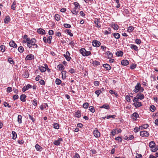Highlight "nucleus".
Here are the masks:
<instances>
[{"label":"nucleus","instance_id":"f257e3e1","mask_svg":"<svg viewBox=\"0 0 158 158\" xmlns=\"http://www.w3.org/2000/svg\"><path fill=\"white\" fill-rule=\"evenodd\" d=\"M144 90L143 88L141 87V84L140 83H138L135 85V88L134 90V91L135 93H137L139 91L141 92H143Z\"/></svg>","mask_w":158,"mask_h":158},{"label":"nucleus","instance_id":"f03ea898","mask_svg":"<svg viewBox=\"0 0 158 158\" xmlns=\"http://www.w3.org/2000/svg\"><path fill=\"white\" fill-rule=\"evenodd\" d=\"M149 146L150 148H152V152H155L158 150V147L157 146H155V143L153 141H152L149 143Z\"/></svg>","mask_w":158,"mask_h":158},{"label":"nucleus","instance_id":"7ed1b4c3","mask_svg":"<svg viewBox=\"0 0 158 158\" xmlns=\"http://www.w3.org/2000/svg\"><path fill=\"white\" fill-rule=\"evenodd\" d=\"M80 52L84 56H86L90 54L89 51H87L84 48H81L80 50Z\"/></svg>","mask_w":158,"mask_h":158},{"label":"nucleus","instance_id":"20e7f679","mask_svg":"<svg viewBox=\"0 0 158 158\" xmlns=\"http://www.w3.org/2000/svg\"><path fill=\"white\" fill-rule=\"evenodd\" d=\"M140 134V136L143 137H147L149 135V133L146 131H141Z\"/></svg>","mask_w":158,"mask_h":158},{"label":"nucleus","instance_id":"39448f33","mask_svg":"<svg viewBox=\"0 0 158 158\" xmlns=\"http://www.w3.org/2000/svg\"><path fill=\"white\" fill-rule=\"evenodd\" d=\"M94 135L96 137L98 138L100 137V133L97 129H95V130L94 131Z\"/></svg>","mask_w":158,"mask_h":158},{"label":"nucleus","instance_id":"423d86ee","mask_svg":"<svg viewBox=\"0 0 158 158\" xmlns=\"http://www.w3.org/2000/svg\"><path fill=\"white\" fill-rule=\"evenodd\" d=\"M70 53L68 51H67L66 52L65 54H64V56L65 57L67 60L68 61L70 60L71 58L69 56Z\"/></svg>","mask_w":158,"mask_h":158},{"label":"nucleus","instance_id":"0eeeda50","mask_svg":"<svg viewBox=\"0 0 158 158\" xmlns=\"http://www.w3.org/2000/svg\"><path fill=\"white\" fill-rule=\"evenodd\" d=\"M139 117V114L136 112L134 113L131 115L132 118L135 121L137 120V118Z\"/></svg>","mask_w":158,"mask_h":158},{"label":"nucleus","instance_id":"6e6552de","mask_svg":"<svg viewBox=\"0 0 158 158\" xmlns=\"http://www.w3.org/2000/svg\"><path fill=\"white\" fill-rule=\"evenodd\" d=\"M100 44V42L96 40H94L93 42V45L94 47H98Z\"/></svg>","mask_w":158,"mask_h":158},{"label":"nucleus","instance_id":"1a4fd4ad","mask_svg":"<svg viewBox=\"0 0 158 158\" xmlns=\"http://www.w3.org/2000/svg\"><path fill=\"white\" fill-rule=\"evenodd\" d=\"M34 56L32 54H30L27 55L26 58L25 60H31L34 59Z\"/></svg>","mask_w":158,"mask_h":158},{"label":"nucleus","instance_id":"9d476101","mask_svg":"<svg viewBox=\"0 0 158 158\" xmlns=\"http://www.w3.org/2000/svg\"><path fill=\"white\" fill-rule=\"evenodd\" d=\"M10 46L13 48H16L17 47V44L14 42V41H11L9 43Z\"/></svg>","mask_w":158,"mask_h":158},{"label":"nucleus","instance_id":"9b49d317","mask_svg":"<svg viewBox=\"0 0 158 158\" xmlns=\"http://www.w3.org/2000/svg\"><path fill=\"white\" fill-rule=\"evenodd\" d=\"M62 141V139L61 138H59L58 140H55L53 142V143L56 145H59L60 143V142Z\"/></svg>","mask_w":158,"mask_h":158},{"label":"nucleus","instance_id":"f8f14e48","mask_svg":"<svg viewBox=\"0 0 158 158\" xmlns=\"http://www.w3.org/2000/svg\"><path fill=\"white\" fill-rule=\"evenodd\" d=\"M36 41V40L35 39H32L31 40V41L30 42V46L31 47L28 46L29 48H31V47L32 45H34V44Z\"/></svg>","mask_w":158,"mask_h":158},{"label":"nucleus","instance_id":"ddd939ff","mask_svg":"<svg viewBox=\"0 0 158 158\" xmlns=\"http://www.w3.org/2000/svg\"><path fill=\"white\" fill-rule=\"evenodd\" d=\"M37 32L41 34H44L45 33V31L42 28H39L37 30Z\"/></svg>","mask_w":158,"mask_h":158},{"label":"nucleus","instance_id":"4468645a","mask_svg":"<svg viewBox=\"0 0 158 158\" xmlns=\"http://www.w3.org/2000/svg\"><path fill=\"white\" fill-rule=\"evenodd\" d=\"M121 64L123 65L126 66L129 63V61L127 60H124L121 61Z\"/></svg>","mask_w":158,"mask_h":158},{"label":"nucleus","instance_id":"2eb2a0df","mask_svg":"<svg viewBox=\"0 0 158 158\" xmlns=\"http://www.w3.org/2000/svg\"><path fill=\"white\" fill-rule=\"evenodd\" d=\"M103 66L108 70H109L111 69V67L107 64H104L103 65Z\"/></svg>","mask_w":158,"mask_h":158},{"label":"nucleus","instance_id":"dca6fc26","mask_svg":"<svg viewBox=\"0 0 158 158\" xmlns=\"http://www.w3.org/2000/svg\"><path fill=\"white\" fill-rule=\"evenodd\" d=\"M136 96L139 99H140V100H142L144 98V95L143 94H137Z\"/></svg>","mask_w":158,"mask_h":158},{"label":"nucleus","instance_id":"f3484780","mask_svg":"<svg viewBox=\"0 0 158 158\" xmlns=\"http://www.w3.org/2000/svg\"><path fill=\"white\" fill-rule=\"evenodd\" d=\"M23 77L25 78H27L29 76L28 71L27 70H26L24 73L23 74Z\"/></svg>","mask_w":158,"mask_h":158},{"label":"nucleus","instance_id":"a211bd4d","mask_svg":"<svg viewBox=\"0 0 158 158\" xmlns=\"http://www.w3.org/2000/svg\"><path fill=\"white\" fill-rule=\"evenodd\" d=\"M134 105L135 106V107L137 108L142 106V104L140 102H138L136 103H134Z\"/></svg>","mask_w":158,"mask_h":158},{"label":"nucleus","instance_id":"6ab92c4d","mask_svg":"<svg viewBox=\"0 0 158 158\" xmlns=\"http://www.w3.org/2000/svg\"><path fill=\"white\" fill-rule=\"evenodd\" d=\"M100 22V20L98 19H96L94 21V23L95 24H96V27H98L99 28L101 27V25L98 23Z\"/></svg>","mask_w":158,"mask_h":158},{"label":"nucleus","instance_id":"aec40b11","mask_svg":"<svg viewBox=\"0 0 158 158\" xmlns=\"http://www.w3.org/2000/svg\"><path fill=\"white\" fill-rule=\"evenodd\" d=\"M130 48L131 49H134L135 51H137L138 50V47L135 45L134 44H131Z\"/></svg>","mask_w":158,"mask_h":158},{"label":"nucleus","instance_id":"412c9836","mask_svg":"<svg viewBox=\"0 0 158 158\" xmlns=\"http://www.w3.org/2000/svg\"><path fill=\"white\" fill-rule=\"evenodd\" d=\"M10 20V18L9 16H7L5 17L4 19V23H7Z\"/></svg>","mask_w":158,"mask_h":158},{"label":"nucleus","instance_id":"4be33fe9","mask_svg":"<svg viewBox=\"0 0 158 158\" xmlns=\"http://www.w3.org/2000/svg\"><path fill=\"white\" fill-rule=\"evenodd\" d=\"M90 62L91 63H92V64H93L94 65H99L100 64L99 62L97 61L96 60L94 61L93 60H92Z\"/></svg>","mask_w":158,"mask_h":158},{"label":"nucleus","instance_id":"5701e85b","mask_svg":"<svg viewBox=\"0 0 158 158\" xmlns=\"http://www.w3.org/2000/svg\"><path fill=\"white\" fill-rule=\"evenodd\" d=\"M101 108H104L108 110L110 108L109 106L107 104H104L102 106H100Z\"/></svg>","mask_w":158,"mask_h":158},{"label":"nucleus","instance_id":"b1692460","mask_svg":"<svg viewBox=\"0 0 158 158\" xmlns=\"http://www.w3.org/2000/svg\"><path fill=\"white\" fill-rule=\"evenodd\" d=\"M108 56V58L111 59L113 57V54L110 51H107L106 52Z\"/></svg>","mask_w":158,"mask_h":158},{"label":"nucleus","instance_id":"393cba45","mask_svg":"<svg viewBox=\"0 0 158 158\" xmlns=\"http://www.w3.org/2000/svg\"><path fill=\"white\" fill-rule=\"evenodd\" d=\"M123 52L122 51H120L117 52L116 53V55L118 56H121L123 55Z\"/></svg>","mask_w":158,"mask_h":158},{"label":"nucleus","instance_id":"a878e982","mask_svg":"<svg viewBox=\"0 0 158 158\" xmlns=\"http://www.w3.org/2000/svg\"><path fill=\"white\" fill-rule=\"evenodd\" d=\"M26 96L25 94H22L21 95L20 98L22 102H25L26 100Z\"/></svg>","mask_w":158,"mask_h":158},{"label":"nucleus","instance_id":"bb28decb","mask_svg":"<svg viewBox=\"0 0 158 158\" xmlns=\"http://www.w3.org/2000/svg\"><path fill=\"white\" fill-rule=\"evenodd\" d=\"M81 112L80 111H78L75 113V115L77 118H80L81 116Z\"/></svg>","mask_w":158,"mask_h":158},{"label":"nucleus","instance_id":"cd10ccee","mask_svg":"<svg viewBox=\"0 0 158 158\" xmlns=\"http://www.w3.org/2000/svg\"><path fill=\"white\" fill-rule=\"evenodd\" d=\"M57 68H58L60 70H62L64 69V66L61 64L58 65Z\"/></svg>","mask_w":158,"mask_h":158},{"label":"nucleus","instance_id":"c85d7f7f","mask_svg":"<svg viewBox=\"0 0 158 158\" xmlns=\"http://www.w3.org/2000/svg\"><path fill=\"white\" fill-rule=\"evenodd\" d=\"M35 148L37 151H40L42 148V147L38 144H36L35 145Z\"/></svg>","mask_w":158,"mask_h":158},{"label":"nucleus","instance_id":"c756f323","mask_svg":"<svg viewBox=\"0 0 158 158\" xmlns=\"http://www.w3.org/2000/svg\"><path fill=\"white\" fill-rule=\"evenodd\" d=\"M22 117L21 115H19L18 116V121L19 123H22Z\"/></svg>","mask_w":158,"mask_h":158},{"label":"nucleus","instance_id":"7c9ffc66","mask_svg":"<svg viewBox=\"0 0 158 158\" xmlns=\"http://www.w3.org/2000/svg\"><path fill=\"white\" fill-rule=\"evenodd\" d=\"M114 36L116 39H118L120 37V35L118 33H115L114 34Z\"/></svg>","mask_w":158,"mask_h":158},{"label":"nucleus","instance_id":"2f4dec72","mask_svg":"<svg viewBox=\"0 0 158 158\" xmlns=\"http://www.w3.org/2000/svg\"><path fill=\"white\" fill-rule=\"evenodd\" d=\"M134 28V27L133 26H130L128 28L127 31L129 32H131L133 31Z\"/></svg>","mask_w":158,"mask_h":158},{"label":"nucleus","instance_id":"473e14b6","mask_svg":"<svg viewBox=\"0 0 158 158\" xmlns=\"http://www.w3.org/2000/svg\"><path fill=\"white\" fill-rule=\"evenodd\" d=\"M0 50L2 52H4L5 50V46L2 45L0 46Z\"/></svg>","mask_w":158,"mask_h":158},{"label":"nucleus","instance_id":"72a5a7b5","mask_svg":"<svg viewBox=\"0 0 158 158\" xmlns=\"http://www.w3.org/2000/svg\"><path fill=\"white\" fill-rule=\"evenodd\" d=\"M150 110L151 111L153 112L155 110L156 107L154 105H152L151 106H150Z\"/></svg>","mask_w":158,"mask_h":158},{"label":"nucleus","instance_id":"f704fd0d","mask_svg":"<svg viewBox=\"0 0 158 158\" xmlns=\"http://www.w3.org/2000/svg\"><path fill=\"white\" fill-rule=\"evenodd\" d=\"M12 133L13 135V139H15L17 137V134L14 131H12Z\"/></svg>","mask_w":158,"mask_h":158},{"label":"nucleus","instance_id":"c9c22d12","mask_svg":"<svg viewBox=\"0 0 158 158\" xmlns=\"http://www.w3.org/2000/svg\"><path fill=\"white\" fill-rule=\"evenodd\" d=\"M39 69L42 72H44L46 70V68L45 67L42 66H41L40 67Z\"/></svg>","mask_w":158,"mask_h":158},{"label":"nucleus","instance_id":"e433bc0d","mask_svg":"<svg viewBox=\"0 0 158 158\" xmlns=\"http://www.w3.org/2000/svg\"><path fill=\"white\" fill-rule=\"evenodd\" d=\"M89 110L92 113H94L95 112V110L94 107L92 106H90L89 107Z\"/></svg>","mask_w":158,"mask_h":158},{"label":"nucleus","instance_id":"4c0bfd02","mask_svg":"<svg viewBox=\"0 0 158 158\" xmlns=\"http://www.w3.org/2000/svg\"><path fill=\"white\" fill-rule=\"evenodd\" d=\"M67 33L70 36H73V34L71 33V31L69 29H67L66 31Z\"/></svg>","mask_w":158,"mask_h":158},{"label":"nucleus","instance_id":"58836bf2","mask_svg":"<svg viewBox=\"0 0 158 158\" xmlns=\"http://www.w3.org/2000/svg\"><path fill=\"white\" fill-rule=\"evenodd\" d=\"M26 42L27 43V46L31 47L30 44V41L31 40H30V38H27L26 39Z\"/></svg>","mask_w":158,"mask_h":158},{"label":"nucleus","instance_id":"ea45409f","mask_svg":"<svg viewBox=\"0 0 158 158\" xmlns=\"http://www.w3.org/2000/svg\"><path fill=\"white\" fill-rule=\"evenodd\" d=\"M61 73L62 75V78H63L64 77V79L66 77V71H62L61 72Z\"/></svg>","mask_w":158,"mask_h":158},{"label":"nucleus","instance_id":"a19ab883","mask_svg":"<svg viewBox=\"0 0 158 158\" xmlns=\"http://www.w3.org/2000/svg\"><path fill=\"white\" fill-rule=\"evenodd\" d=\"M18 50L19 52H22L24 50L22 46H20L18 48Z\"/></svg>","mask_w":158,"mask_h":158},{"label":"nucleus","instance_id":"79ce46f5","mask_svg":"<svg viewBox=\"0 0 158 158\" xmlns=\"http://www.w3.org/2000/svg\"><path fill=\"white\" fill-rule=\"evenodd\" d=\"M16 2H15L14 1L12 4L11 6V9L13 10H15V4Z\"/></svg>","mask_w":158,"mask_h":158},{"label":"nucleus","instance_id":"37998d69","mask_svg":"<svg viewBox=\"0 0 158 158\" xmlns=\"http://www.w3.org/2000/svg\"><path fill=\"white\" fill-rule=\"evenodd\" d=\"M112 27L115 30H117L118 29V26L117 24H114L112 25Z\"/></svg>","mask_w":158,"mask_h":158},{"label":"nucleus","instance_id":"c03bdc74","mask_svg":"<svg viewBox=\"0 0 158 158\" xmlns=\"http://www.w3.org/2000/svg\"><path fill=\"white\" fill-rule=\"evenodd\" d=\"M54 127L56 129L59 128V124L57 123H54L53 125Z\"/></svg>","mask_w":158,"mask_h":158},{"label":"nucleus","instance_id":"a18cd8bd","mask_svg":"<svg viewBox=\"0 0 158 158\" xmlns=\"http://www.w3.org/2000/svg\"><path fill=\"white\" fill-rule=\"evenodd\" d=\"M76 10L77 9L76 8H74L73 10L72 11V13L75 15L77 14L78 11H77Z\"/></svg>","mask_w":158,"mask_h":158},{"label":"nucleus","instance_id":"49530a36","mask_svg":"<svg viewBox=\"0 0 158 158\" xmlns=\"http://www.w3.org/2000/svg\"><path fill=\"white\" fill-rule=\"evenodd\" d=\"M55 18L56 20L59 21L60 19V16L58 14H56L55 15Z\"/></svg>","mask_w":158,"mask_h":158},{"label":"nucleus","instance_id":"de8ad7c7","mask_svg":"<svg viewBox=\"0 0 158 158\" xmlns=\"http://www.w3.org/2000/svg\"><path fill=\"white\" fill-rule=\"evenodd\" d=\"M52 39V36H49L48 38L47 39V42L51 44V40Z\"/></svg>","mask_w":158,"mask_h":158},{"label":"nucleus","instance_id":"09e8293b","mask_svg":"<svg viewBox=\"0 0 158 158\" xmlns=\"http://www.w3.org/2000/svg\"><path fill=\"white\" fill-rule=\"evenodd\" d=\"M89 106V104L87 102H85L84 103L83 105V106L84 108H87Z\"/></svg>","mask_w":158,"mask_h":158},{"label":"nucleus","instance_id":"8fccbe9b","mask_svg":"<svg viewBox=\"0 0 158 158\" xmlns=\"http://www.w3.org/2000/svg\"><path fill=\"white\" fill-rule=\"evenodd\" d=\"M126 100L128 102H131V100L129 96L127 95L126 96Z\"/></svg>","mask_w":158,"mask_h":158},{"label":"nucleus","instance_id":"3c124183","mask_svg":"<svg viewBox=\"0 0 158 158\" xmlns=\"http://www.w3.org/2000/svg\"><path fill=\"white\" fill-rule=\"evenodd\" d=\"M61 82V81L59 79H56V83L57 85H60Z\"/></svg>","mask_w":158,"mask_h":158},{"label":"nucleus","instance_id":"603ef678","mask_svg":"<svg viewBox=\"0 0 158 158\" xmlns=\"http://www.w3.org/2000/svg\"><path fill=\"white\" fill-rule=\"evenodd\" d=\"M8 60L9 62L11 64H14V61L11 58H9L8 59Z\"/></svg>","mask_w":158,"mask_h":158},{"label":"nucleus","instance_id":"864d4df0","mask_svg":"<svg viewBox=\"0 0 158 158\" xmlns=\"http://www.w3.org/2000/svg\"><path fill=\"white\" fill-rule=\"evenodd\" d=\"M74 5L75 6V7L77 8H80V6L79 4L77 2H75L74 3Z\"/></svg>","mask_w":158,"mask_h":158},{"label":"nucleus","instance_id":"5fc2aeb1","mask_svg":"<svg viewBox=\"0 0 158 158\" xmlns=\"http://www.w3.org/2000/svg\"><path fill=\"white\" fill-rule=\"evenodd\" d=\"M28 117L31 120H32L33 122H34L35 120V119L30 114H28Z\"/></svg>","mask_w":158,"mask_h":158},{"label":"nucleus","instance_id":"6e6d98bb","mask_svg":"<svg viewBox=\"0 0 158 158\" xmlns=\"http://www.w3.org/2000/svg\"><path fill=\"white\" fill-rule=\"evenodd\" d=\"M95 93L97 95L98 97L99 96V95L102 93V91L100 90H98L95 91Z\"/></svg>","mask_w":158,"mask_h":158},{"label":"nucleus","instance_id":"4d7b16f0","mask_svg":"<svg viewBox=\"0 0 158 158\" xmlns=\"http://www.w3.org/2000/svg\"><path fill=\"white\" fill-rule=\"evenodd\" d=\"M69 72L70 73L73 74L75 73L76 71L74 69H71L69 71Z\"/></svg>","mask_w":158,"mask_h":158},{"label":"nucleus","instance_id":"13d9d810","mask_svg":"<svg viewBox=\"0 0 158 158\" xmlns=\"http://www.w3.org/2000/svg\"><path fill=\"white\" fill-rule=\"evenodd\" d=\"M64 27L66 28H70L71 27L70 25L67 23L64 24Z\"/></svg>","mask_w":158,"mask_h":158},{"label":"nucleus","instance_id":"bf43d9fd","mask_svg":"<svg viewBox=\"0 0 158 158\" xmlns=\"http://www.w3.org/2000/svg\"><path fill=\"white\" fill-rule=\"evenodd\" d=\"M4 105L5 107L7 106L8 108H10L11 107V106L9 105L8 103L6 102H4Z\"/></svg>","mask_w":158,"mask_h":158},{"label":"nucleus","instance_id":"052dcab7","mask_svg":"<svg viewBox=\"0 0 158 158\" xmlns=\"http://www.w3.org/2000/svg\"><path fill=\"white\" fill-rule=\"evenodd\" d=\"M135 42L137 44H139L141 43V41L140 39H136L135 40Z\"/></svg>","mask_w":158,"mask_h":158},{"label":"nucleus","instance_id":"680f3d73","mask_svg":"<svg viewBox=\"0 0 158 158\" xmlns=\"http://www.w3.org/2000/svg\"><path fill=\"white\" fill-rule=\"evenodd\" d=\"M115 139L120 142H122V138L119 136L118 137L116 138Z\"/></svg>","mask_w":158,"mask_h":158},{"label":"nucleus","instance_id":"e2e57ef3","mask_svg":"<svg viewBox=\"0 0 158 158\" xmlns=\"http://www.w3.org/2000/svg\"><path fill=\"white\" fill-rule=\"evenodd\" d=\"M138 99H139L136 96L134 98L133 101L134 102V103L137 102H138Z\"/></svg>","mask_w":158,"mask_h":158},{"label":"nucleus","instance_id":"0e129e2a","mask_svg":"<svg viewBox=\"0 0 158 158\" xmlns=\"http://www.w3.org/2000/svg\"><path fill=\"white\" fill-rule=\"evenodd\" d=\"M116 117V115H109V116H108L106 118L107 119H109L110 118H114L115 117Z\"/></svg>","mask_w":158,"mask_h":158},{"label":"nucleus","instance_id":"69168bd1","mask_svg":"<svg viewBox=\"0 0 158 158\" xmlns=\"http://www.w3.org/2000/svg\"><path fill=\"white\" fill-rule=\"evenodd\" d=\"M136 65L135 64H133L130 67V68L132 69H133L136 67Z\"/></svg>","mask_w":158,"mask_h":158},{"label":"nucleus","instance_id":"338daca9","mask_svg":"<svg viewBox=\"0 0 158 158\" xmlns=\"http://www.w3.org/2000/svg\"><path fill=\"white\" fill-rule=\"evenodd\" d=\"M19 98V96L18 95L15 94L13 96V99L14 100L17 99Z\"/></svg>","mask_w":158,"mask_h":158},{"label":"nucleus","instance_id":"774afa93","mask_svg":"<svg viewBox=\"0 0 158 158\" xmlns=\"http://www.w3.org/2000/svg\"><path fill=\"white\" fill-rule=\"evenodd\" d=\"M28 89V88H27V87L25 86H24L23 88L22 89V90L23 91V92H25V91L26 90H27Z\"/></svg>","mask_w":158,"mask_h":158}]
</instances>
